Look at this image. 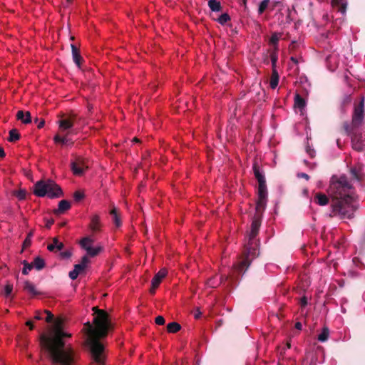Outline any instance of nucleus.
<instances>
[{
    "label": "nucleus",
    "instance_id": "nucleus-1",
    "mask_svg": "<svg viewBox=\"0 0 365 365\" xmlns=\"http://www.w3.org/2000/svg\"><path fill=\"white\" fill-rule=\"evenodd\" d=\"M71 334L65 333L62 329V322L56 321L48 335L42 334L40 345L48 354L54 364L76 365L78 359V354L71 347H66L63 337H71Z\"/></svg>",
    "mask_w": 365,
    "mask_h": 365
},
{
    "label": "nucleus",
    "instance_id": "nucleus-2",
    "mask_svg": "<svg viewBox=\"0 0 365 365\" xmlns=\"http://www.w3.org/2000/svg\"><path fill=\"white\" fill-rule=\"evenodd\" d=\"M328 193L331 198V216L351 219L357 207L354 189L344 175L333 177Z\"/></svg>",
    "mask_w": 365,
    "mask_h": 365
},
{
    "label": "nucleus",
    "instance_id": "nucleus-3",
    "mask_svg": "<svg viewBox=\"0 0 365 365\" xmlns=\"http://www.w3.org/2000/svg\"><path fill=\"white\" fill-rule=\"evenodd\" d=\"M92 310L95 314L93 320L95 327L87 322L84 324V329L89 336L93 363L104 365V346L99 341V339L107 336L108 331L113 329V324L109 314L105 310L100 309L98 307H93Z\"/></svg>",
    "mask_w": 365,
    "mask_h": 365
},
{
    "label": "nucleus",
    "instance_id": "nucleus-4",
    "mask_svg": "<svg viewBox=\"0 0 365 365\" xmlns=\"http://www.w3.org/2000/svg\"><path fill=\"white\" fill-rule=\"evenodd\" d=\"M259 221L255 219L251 225V230L249 234L248 242L245 245L244 256L239 259L237 263L234 264V269L239 273L245 272L249 267L252 260L259 254V242L256 239L259 228Z\"/></svg>",
    "mask_w": 365,
    "mask_h": 365
},
{
    "label": "nucleus",
    "instance_id": "nucleus-5",
    "mask_svg": "<svg viewBox=\"0 0 365 365\" xmlns=\"http://www.w3.org/2000/svg\"><path fill=\"white\" fill-rule=\"evenodd\" d=\"M34 193L37 197L48 196L51 199L58 198L63 195L61 187L50 179L37 181L34 185Z\"/></svg>",
    "mask_w": 365,
    "mask_h": 365
},
{
    "label": "nucleus",
    "instance_id": "nucleus-6",
    "mask_svg": "<svg viewBox=\"0 0 365 365\" xmlns=\"http://www.w3.org/2000/svg\"><path fill=\"white\" fill-rule=\"evenodd\" d=\"M254 173L259 182L256 212L257 214H259L266 207L267 190L264 176L260 173L256 165L254 166Z\"/></svg>",
    "mask_w": 365,
    "mask_h": 365
},
{
    "label": "nucleus",
    "instance_id": "nucleus-7",
    "mask_svg": "<svg viewBox=\"0 0 365 365\" xmlns=\"http://www.w3.org/2000/svg\"><path fill=\"white\" fill-rule=\"evenodd\" d=\"M351 143L354 150L359 151L365 150V133H356L352 137Z\"/></svg>",
    "mask_w": 365,
    "mask_h": 365
},
{
    "label": "nucleus",
    "instance_id": "nucleus-8",
    "mask_svg": "<svg viewBox=\"0 0 365 365\" xmlns=\"http://www.w3.org/2000/svg\"><path fill=\"white\" fill-rule=\"evenodd\" d=\"M86 242H89L90 244H92L93 242V240L91 238L86 237L83 238L80 242V245L82 247V248L86 250L87 253L90 256H91V257L96 256L101 252V250L102 249L101 247L93 248L91 246H86Z\"/></svg>",
    "mask_w": 365,
    "mask_h": 365
},
{
    "label": "nucleus",
    "instance_id": "nucleus-9",
    "mask_svg": "<svg viewBox=\"0 0 365 365\" xmlns=\"http://www.w3.org/2000/svg\"><path fill=\"white\" fill-rule=\"evenodd\" d=\"M77 116L74 113L69 114L66 118L59 121V128L63 130L70 129L73 127Z\"/></svg>",
    "mask_w": 365,
    "mask_h": 365
},
{
    "label": "nucleus",
    "instance_id": "nucleus-10",
    "mask_svg": "<svg viewBox=\"0 0 365 365\" xmlns=\"http://www.w3.org/2000/svg\"><path fill=\"white\" fill-rule=\"evenodd\" d=\"M363 112H364V99L361 100L360 105L355 108L354 113L353 115V124L354 125H359L361 123L363 120Z\"/></svg>",
    "mask_w": 365,
    "mask_h": 365
},
{
    "label": "nucleus",
    "instance_id": "nucleus-11",
    "mask_svg": "<svg viewBox=\"0 0 365 365\" xmlns=\"http://www.w3.org/2000/svg\"><path fill=\"white\" fill-rule=\"evenodd\" d=\"M87 166L84 165V163L81 159H77L71 163V169L74 175H81L83 174Z\"/></svg>",
    "mask_w": 365,
    "mask_h": 365
},
{
    "label": "nucleus",
    "instance_id": "nucleus-12",
    "mask_svg": "<svg viewBox=\"0 0 365 365\" xmlns=\"http://www.w3.org/2000/svg\"><path fill=\"white\" fill-rule=\"evenodd\" d=\"M305 107V101L299 96V94H296L294 98V108L296 112H299L301 115H303Z\"/></svg>",
    "mask_w": 365,
    "mask_h": 365
},
{
    "label": "nucleus",
    "instance_id": "nucleus-13",
    "mask_svg": "<svg viewBox=\"0 0 365 365\" xmlns=\"http://www.w3.org/2000/svg\"><path fill=\"white\" fill-rule=\"evenodd\" d=\"M71 208V203L69 201L66 200H61L58 202V208L54 210L53 212L56 215H60L66 211L68 210Z\"/></svg>",
    "mask_w": 365,
    "mask_h": 365
},
{
    "label": "nucleus",
    "instance_id": "nucleus-14",
    "mask_svg": "<svg viewBox=\"0 0 365 365\" xmlns=\"http://www.w3.org/2000/svg\"><path fill=\"white\" fill-rule=\"evenodd\" d=\"M16 116L18 120H21L24 124L31 123V116L29 111L24 112L23 110H19Z\"/></svg>",
    "mask_w": 365,
    "mask_h": 365
},
{
    "label": "nucleus",
    "instance_id": "nucleus-15",
    "mask_svg": "<svg viewBox=\"0 0 365 365\" xmlns=\"http://www.w3.org/2000/svg\"><path fill=\"white\" fill-rule=\"evenodd\" d=\"M332 6L337 9L342 15L345 14L347 3L345 0H332Z\"/></svg>",
    "mask_w": 365,
    "mask_h": 365
},
{
    "label": "nucleus",
    "instance_id": "nucleus-16",
    "mask_svg": "<svg viewBox=\"0 0 365 365\" xmlns=\"http://www.w3.org/2000/svg\"><path fill=\"white\" fill-rule=\"evenodd\" d=\"M166 274L167 270L165 269H161L152 279L151 283L153 284V287H158Z\"/></svg>",
    "mask_w": 365,
    "mask_h": 365
},
{
    "label": "nucleus",
    "instance_id": "nucleus-17",
    "mask_svg": "<svg viewBox=\"0 0 365 365\" xmlns=\"http://www.w3.org/2000/svg\"><path fill=\"white\" fill-rule=\"evenodd\" d=\"M71 47L73 60L75 62V63L78 67H80L81 61L83 60V58L80 54V51L74 44H71Z\"/></svg>",
    "mask_w": 365,
    "mask_h": 365
},
{
    "label": "nucleus",
    "instance_id": "nucleus-18",
    "mask_svg": "<svg viewBox=\"0 0 365 365\" xmlns=\"http://www.w3.org/2000/svg\"><path fill=\"white\" fill-rule=\"evenodd\" d=\"M89 227L93 232L100 231L101 222H100V217L98 215H95L91 217Z\"/></svg>",
    "mask_w": 365,
    "mask_h": 365
},
{
    "label": "nucleus",
    "instance_id": "nucleus-19",
    "mask_svg": "<svg viewBox=\"0 0 365 365\" xmlns=\"http://www.w3.org/2000/svg\"><path fill=\"white\" fill-rule=\"evenodd\" d=\"M64 247V245L60 242L56 237L53 239L52 243L49 244L47 249L51 252L61 250Z\"/></svg>",
    "mask_w": 365,
    "mask_h": 365
},
{
    "label": "nucleus",
    "instance_id": "nucleus-20",
    "mask_svg": "<svg viewBox=\"0 0 365 365\" xmlns=\"http://www.w3.org/2000/svg\"><path fill=\"white\" fill-rule=\"evenodd\" d=\"M314 201L320 206H324L328 204L329 198L325 194L319 192L315 195Z\"/></svg>",
    "mask_w": 365,
    "mask_h": 365
},
{
    "label": "nucleus",
    "instance_id": "nucleus-21",
    "mask_svg": "<svg viewBox=\"0 0 365 365\" xmlns=\"http://www.w3.org/2000/svg\"><path fill=\"white\" fill-rule=\"evenodd\" d=\"M24 289L33 296L38 295L40 293L36 289L34 284L29 281H26L24 285Z\"/></svg>",
    "mask_w": 365,
    "mask_h": 365
},
{
    "label": "nucleus",
    "instance_id": "nucleus-22",
    "mask_svg": "<svg viewBox=\"0 0 365 365\" xmlns=\"http://www.w3.org/2000/svg\"><path fill=\"white\" fill-rule=\"evenodd\" d=\"M110 215H112L113 220V222L115 223V226L118 227L121 226V224H122L121 220L119 216L118 209L115 206H113L112 207L111 210L110 211Z\"/></svg>",
    "mask_w": 365,
    "mask_h": 365
},
{
    "label": "nucleus",
    "instance_id": "nucleus-23",
    "mask_svg": "<svg viewBox=\"0 0 365 365\" xmlns=\"http://www.w3.org/2000/svg\"><path fill=\"white\" fill-rule=\"evenodd\" d=\"M31 264H33V268L34 267L38 271L43 269L46 266L44 259L41 257H36Z\"/></svg>",
    "mask_w": 365,
    "mask_h": 365
},
{
    "label": "nucleus",
    "instance_id": "nucleus-24",
    "mask_svg": "<svg viewBox=\"0 0 365 365\" xmlns=\"http://www.w3.org/2000/svg\"><path fill=\"white\" fill-rule=\"evenodd\" d=\"M282 34L280 33H274L269 38V44L274 47L275 51L278 50L277 43L281 38Z\"/></svg>",
    "mask_w": 365,
    "mask_h": 365
},
{
    "label": "nucleus",
    "instance_id": "nucleus-25",
    "mask_svg": "<svg viewBox=\"0 0 365 365\" xmlns=\"http://www.w3.org/2000/svg\"><path fill=\"white\" fill-rule=\"evenodd\" d=\"M361 171H362L361 165H358L351 168V173L353 178L357 180H359L361 179Z\"/></svg>",
    "mask_w": 365,
    "mask_h": 365
},
{
    "label": "nucleus",
    "instance_id": "nucleus-26",
    "mask_svg": "<svg viewBox=\"0 0 365 365\" xmlns=\"http://www.w3.org/2000/svg\"><path fill=\"white\" fill-rule=\"evenodd\" d=\"M182 327L179 323L175 322L169 323L167 325V331L169 333H176L181 329Z\"/></svg>",
    "mask_w": 365,
    "mask_h": 365
},
{
    "label": "nucleus",
    "instance_id": "nucleus-27",
    "mask_svg": "<svg viewBox=\"0 0 365 365\" xmlns=\"http://www.w3.org/2000/svg\"><path fill=\"white\" fill-rule=\"evenodd\" d=\"M278 83H279V75H278L277 72L276 71L275 68H274L272 75L271 79H270V87L272 89H274L277 88Z\"/></svg>",
    "mask_w": 365,
    "mask_h": 365
},
{
    "label": "nucleus",
    "instance_id": "nucleus-28",
    "mask_svg": "<svg viewBox=\"0 0 365 365\" xmlns=\"http://www.w3.org/2000/svg\"><path fill=\"white\" fill-rule=\"evenodd\" d=\"M20 134L17 129L14 128L9 131V136L8 140L9 142H15L20 139Z\"/></svg>",
    "mask_w": 365,
    "mask_h": 365
},
{
    "label": "nucleus",
    "instance_id": "nucleus-29",
    "mask_svg": "<svg viewBox=\"0 0 365 365\" xmlns=\"http://www.w3.org/2000/svg\"><path fill=\"white\" fill-rule=\"evenodd\" d=\"M208 6L212 11H219L221 9L220 3L217 0H210Z\"/></svg>",
    "mask_w": 365,
    "mask_h": 365
},
{
    "label": "nucleus",
    "instance_id": "nucleus-30",
    "mask_svg": "<svg viewBox=\"0 0 365 365\" xmlns=\"http://www.w3.org/2000/svg\"><path fill=\"white\" fill-rule=\"evenodd\" d=\"M329 335V330L327 327H324L321 334L318 336V340L321 342L326 341Z\"/></svg>",
    "mask_w": 365,
    "mask_h": 365
},
{
    "label": "nucleus",
    "instance_id": "nucleus-31",
    "mask_svg": "<svg viewBox=\"0 0 365 365\" xmlns=\"http://www.w3.org/2000/svg\"><path fill=\"white\" fill-rule=\"evenodd\" d=\"M22 264H24V268L22 269V274L26 275L29 274V271H31L33 269V264L29 263L26 260H24L22 262Z\"/></svg>",
    "mask_w": 365,
    "mask_h": 365
},
{
    "label": "nucleus",
    "instance_id": "nucleus-32",
    "mask_svg": "<svg viewBox=\"0 0 365 365\" xmlns=\"http://www.w3.org/2000/svg\"><path fill=\"white\" fill-rule=\"evenodd\" d=\"M54 141L55 143H62V144H66L68 142L71 143V144H73V142L71 141L69 139L67 138L66 136L65 137H61L60 135H56L55 137H54Z\"/></svg>",
    "mask_w": 365,
    "mask_h": 365
},
{
    "label": "nucleus",
    "instance_id": "nucleus-33",
    "mask_svg": "<svg viewBox=\"0 0 365 365\" xmlns=\"http://www.w3.org/2000/svg\"><path fill=\"white\" fill-rule=\"evenodd\" d=\"M12 290H13V284L9 282H7L4 287V296L6 297H10L11 294Z\"/></svg>",
    "mask_w": 365,
    "mask_h": 365
},
{
    "label": "nucleus",
    "instance_id": "nucleus-34",
    "mask_svg": "<svg viewBox=\"0 0 365 365\" xmlns=\"http://www.w3.org/2000/svg\"><path fill=\"white\" fill-rule=\"evenodd\" d=\"M14 195L19 200H24L26 199V191L25 190H19L15 191Z\"/></svg>",
    "mask_w": 365,
    "mask_h": 365
},
{
    "label": "nucleus",
    "instance_id": "nucleus-35",
    "mask_svg": "<svg viewBox=\"0 0 365 365\" xmlns=\"http://www.w3.org/2000/svg\"><path fill=\"white\" fill-rule=\"evenodd\" d=\"M269 0H263L259 6L258 12L259 14H262L268 7Z\"/></svg>",
    "mask_w": 365,
    "mask_h": 365
},
{
    "label": "nucleus",
    "instance_id": "nucleus-36",
    "mask_svg": "<svg viewBox=\"0 0 365 365\" xmlns=\"http://www.w3.org/2000/svg\"><path fill=\"white\" fill-rule=\"evenodd\" d=\"M230 20V16L227 14H222L220 16V17L217 19V21L222 24L224 25Z\"/></svg>",
    "mask_w": 365,
    "mask_h": 365
},
{
    "label": "nucleus",
    "instance_id": "nucleus-37",
    "mask_svg": "<svg viewBox=\"0 0 365 365\" xmlns=\"http://www.w3.org/2000/svg\"><path fill=\"white\" fill-rule=\"evenodd\" d=\"M85 197V195L82 191L78 190L73 193V198L75 201L80 202Z\"/></svg>",
    "mask_w": 365,
    "mask_h": 365
},
{
    "label": "nucleus",
    "instance_id": "nucleus-38",
    "mask_svg": "<svg viewBox=\"0 0 365 365\" xmlns=\"http://www.w3.org/2000/svg\"><path fill=\"white\" fill-rule=\"evenodd\" d=\"M222 282V278H220V281L217 279H210L207 282V285L210 287H217Z\"/></svg>",
    "mask_w": 365,
    "mask_h": 365
},
{
    "label": "nucleus",
    "instance_id": "nucleus-39",
    "mask_svg": "<svg viewBox=\"0 0 365 365\" xmlns=\"http://www.w3.org/2000/svg\"><path fill=\"white\" fill-rule=\"evenodd\" d=\"M45 313L47 314V317L46 318V322L48 323H51L53 322L54 316L53 314L48 310H45Z\"/></svg>",
    "mask_w": 365,
    "mask_h": 365
},
{
    "label": "nucleus",
    "instance_id": "nucleus-40",
    "mask_svg": "<svg viewBox=\"0 0 365 365\" xmlns=\"http://www.w3.org/2000/svg\"><path fill=\"white\" fill-rule=\"evenodd\" d=\"M72 253L70 250H66L60 253V256L63 259H68L71 257Z\"/></svg>",
    "mask_w": 365,
    "mask_h": 365
},
{
    "label": "nucleus",
    "instance_id": "nucleus-41",
    "mask_svg": "<svg viewBox=\"0 0 365 365\" xmlns=\"http://www.w3.org/2000/svg\"><path fill=\"white\" fill-rule=\"evenodd\" d=\"M155 322L158 325H163L165 320L163 316H158L155 319Z\"/></svg>",
    "mask_w": 365,
    "mask_h": 365
},
{
    "label": "nucleus",
    "instance_id": "nucleus-42",
    "mask_svg": "<svg viewBox=\"0 0 365 365\" xmlns=\"http://www.w3.org/2000/svg\"><path fill=\"white\" fill-rule=\"evenodd\" d=\"M85 269H86V267H84V264H77L74 265L73 269H75L79 274L80 272L83 271Z\"/></svg>",
    "mask_w": 365,
    "mask_h": 365
},
{
    "label": "nucleus",
    "instance_id": "nucleus-43",
    "mask_svg": "<svg viewBox=\"0 0 365 365\" xmlns=\"http://www.w3.org/2000/svg\"><path fill=\"white\" fill-rule=\"evenodd\" d=\"M35 123H37V127L38 128H41L44 126L45 125V120L43 119H41L39 120V119L38 118H36L35 119Z\"/></svg>",
    "mask_w": 365,
    "mask_h": 365
},
{
    "label": "nucleus",
    "instance_id": "nucleus-44",
    "mask_svg": "<svg viewBox=\"0 0 365 365\" xmlns=\"http://www.w3.org/2000/svg\"><path fill=\"white\" fill-rule=\"evenodd\" d=\"M31 244V240L28 238V237H26V239L24 240V242H23V250L27 248L28 247H29Z\"/></svg>",
    "mask_w": 365,
    "mask_h": 365
},
{
    "label": "nucleus",
    "instance_id": "nucleus-45",
    "mask_svg": "<svg viewBox=\"0 0 365 365\" xmlns=\"http://www.w3.org/2000/svg\"><path fill=\"white\" fill-rule=\"evenodd\" d=\"M68 275L71 279L74 280L78 277V273L75 269H73L69 272Z\"/></svg>",
    "mask_w": 365,
    "mask_h": 365
},
{
    "label": "nucleus",
    "instance_id": "nucleus-46",
    "mask_svg": "<svg viewBox=\"0 0 365 365\" xmlns=\"http://www.w3.org/2000/svg\"><path fill=\"white\" fill-rule=\"evenodd\" d=\"M277 60V55L275 53H272V56H271V61H272V64L273 69L275 67V64H276Z\"/></svg>",
    "mask_w": 365,
    "mask_h": 365
},
{
    "label": "nucleus",
    "instance_id": "nucleus-47",
    "mask_svg": "<svg viewBox=\"0 0 365 365\" xmlns=\"http://www.w3.org/2000/svg\"><path fill=\"white\" fill-rule=\"evenodd\" d=\"M54 223L53 219H48L46 221V227L49 229L51 228V225Z\"/></svg>",
    "mask_w": 365,
    "mask_h": 365
},
{
    "label": "nucleus",
    "instance_id": "nucleus-48",
    "mask_svg": "<svg viewBox=\"0 0 365 365\" xmlns=\"http://www.w3.org/2000/svg\"><path fill=\"white\" fill-rule=\"evenodd\" d=\"M88 262V258L87 256H83L81 259V262L80 264H84V267H86L87 263Z\"/></svg>",
    "mask_w": 365,
    "mask_h": 365
},
{
    "label": "nucleus",
    "instance_id": "nucleus-49",
    "mask_svg": "<svg viewBox=\"0 0 365 365\" xmlns=\"http://www.w3.org/2000/svg\"><path fill=\"white\" fill-rule=\"evenodd\" d=\"M158 287H153V284L151 283V287L150 289V293L151 294H154L155 293V289L158 288Z\"/></svg>",
    "mask_w": 365,
    "mask_h": 365
},
{
    "label": "nucleus",
    "instance_id": "nucleus-50",
    "mask_svg": "<svg viewBox=\"0 0 365 365\" xmlns=\"http://www.w3.org/2000/svg\"><path fill=\"white\" fill-rule=\"evenodd\" d=\"M26 326L29 327V329L32 330L34 329V324L31 321H27L26 323Z\"/></svg>",
    "mask_w": 365,
    "mask_h": 365
},
{
    "label": "nucleus",
    "instance_id": "nucleus-51",
    "mask_svg": "<svg viewBox=\"0 0 365 365\" xmlns=\"http://www.w3.org/2000/svg\"><path fill=\"white\" fill-rule=\"evenodd\" d=\"M298 177H299V178H305L306 180H308V179H309V176H308V175H307V174H306V173H304L299 174V175H298Z\"/></svg>",
    "mask_w": 365,
    "mask_h": 365
},
{
    "label": "nucleus",
    "instance_id": "nucleus-52",
    "mask_svg": "<svg viewBox=\"0 0 365 365\" xmlns=\"http://www.w3.org/2000/svg\"><path fill=\"white\" fill-rule=\"evenodd\" d=\"M35 319L36 320H41L42 319L41 314V313H36V316L34 317Z\"/></svg>",
    "mask_w": 365,
    "mask_h": 365
},
{
    "label": "nucleus",
    "instance_id": "nucleus-53",
    "mask_svg": "<svg viewBox=\"0 0 365 365\" xmlns=\"http://www.w3.org/2000/svg\"><path fill=\"white\" fill-rule=\"evenodd\" d=\"M5 156V152L3 148L0 147V158H4Z\"/></svg>",
    "mask_w": 365,
    "mask_h": 365
},
{
    "label": "nucleus",
    "instance_id": "nucleus-54",
    "mask_svg": "<svg viewBox=\"0 0 365 365\" xmlns=\"http://www.w3.org/2000/svg\"><path fill=\"white\" fill-rule=\"evenodd\" d=\"M307 304V299L305 297L302 298L301 299V304L302 306H305Z\"/></svg>",
    "mask_w": 365,
    "mask_h": 365
},
{
    "label": "nucleus",
    "instance_id": "nucleus-55",
    "mask_svg": "<svg viewBox=\"0 0 365 365\" xmlns=\"http://www.w3.org/2000/svg\"><path fill=\"white\" fill-rule=\"evenodd\" d=\"M33 236H34V230H31V231L28 233V235H27L26 237H28V238H29V239H31V238H32V237H33Z\"/></svg>",
    "mask_w": 365,
    "mask_h": 365
},
{
    "label": "nucleus",
    "instance_id": "nucleus-56",
    "mask_svg": "<svg viewBox=\"0 0 365 365\" xmlns=\"http://www.w3.org/2000/svg\"><path fill=\"white\" fill-rule=\"evenodd\" d=\"M295 327H296V328H297V329H301L302 326V324H301V323L297 322V323L296 324Z\"/></svg>",
    "mask_w": 365,
    "mask_h": 365
},
{
    "label": "nucleus",
    "instance_id": "nucleus-57",
    "mask_svg": "<svg viewBox=\"0 0 365 365\" xmlns=\"http://www.w3.org/2000/svg\"><path fill=\"white\" fill-rule=\"evenodd\" d=\"M66 225V222L64 221V222L59 223V227H64Z\"/></svg>",
    "mask_w": 365,
    "mask_h": 365
},
{
    "label": "nucleus",
    "instance_id": "nucleus-58",
    "mask_svg": "<svg viewBox=\"0 0 365 365\" xmlns=\"http://www.w3.org/2000/svg\"><path fill=\"white\" fill-rule=\"evenodd\" d=\"M133 142L139 143V142H140V140H139L138 138H134L133 139Z\"/></svg>",
    "mask_w": 365,
    "mask_h": 365
},
{
    "label": "nucleus",
    "instance_id": "nucleus-59",
    "mask_svg": "<svg viewBox=\"0 0 365 365\" xmlns=\"http://www.w3.org/2000/svg\"><path fill=\"white\" fill-rule=\"evenodd\" d=\"M200 312H198L197 314H196L195 315V318H198V317H200Z\"/></svg>",
    "mask_w": 365,
    "mask_h": 365
},
{
    "label": "nucleus",
    "instance_id": "nucleus-60",
    "mask_svg": "<svg viewBox=\"0 0 365 365\" xmlns=\"http://www.w3.org/2000/svg\"><path fill=\"white\" fill-rule=\"evenodd\" d=\"M309 153V155L313 157V153H314V151H308Z\"/></svg>",
    "mask_w": 365,
    "mask_h": 365
},
{
    "label": "nucleus",
    "instance_id": "nucleus-61",
    "mask_svg": "<svg viewBox=\"0 0 365 365\" xmlns=\"http://www.w3.org/2000/svg\"><path fill=\"white\" fill-rule=\"evenodd\" d=\"M88 110H89V111H91V109H92L93 108H92V106H90V105H89V106H88Z\"/></svg>",
    "mask_w": 365,
    "mask_h": 365
},
{
    "label": "nucleus",
    "instance_id": "nucleus-62",
    "mask_svg": "<svg viewBox=\"0 0 365 365\" xmlns=\"http://www.w3.org/2000/svg\"><path fill=\"white\" fill-rule=\"evenodd\" d=\"M287 349H289L290 348V344L289 343L287 344Z\"/></svg>",
    "mask_w": 365,
    "mask_h": 365
},
{
    "label": "nucleus",
    "instance_id": "nucleus-63",
    "mask_svg": "<svg viewBox=\"0 0 365 365\" xmlns=\"http://www.w3.org/2000/svg\"><path fill=\"white\" fill-rule=\"evenodd\" d=\"M291 59H292V61H293L296 62V60L294 59V57H292V58H291Z\"/></svg>",
    "mask_w": 365,
    "mask_h": 365
},
{
    "label": "nucleus",
    "instance_id": "nucleus-64",
    "mask_svg": "<svg viewBox=\"0 0 365 365\" xmlns=\"http://www.w3.org/2000/svg\"><path fill=\"white\" fill-rule=\"evenodd\" d=\"M89 245H91L89 242H86V246H90Z\"/></svg>",
    "mask_w": 365,
    "mask_h": 365
}]
</instances>
